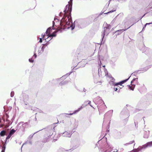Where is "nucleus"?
Returning <instances> with one entry per match:
<instances>
[{"label": "nucleus", "mask_w": 152, "mask_h": 152, "mask_svg": "<svg viewBox=\"0 0 152 152\" xmlns=\"http://www.w3.org/2000/svg\"><path fill=\"white\" fill-rule=\"evenodd\" d=\"M72 10V5L69 3L68 4L66 5L65 9L64 10V17L62 18L60 22V24L61 26H63V28L67 27V25L69 24V16H67V13L69 14H71Z\"/></svg>", "instance_id": "nucleus-1"}, {"label": "nucleus", "mask_w": 152, "mask_h": 152, "mask_svg": "<svg viewBox=\"0 0 152 152\" xmlns=\"http://www.w3.org/2000/svg\"><path fill=\"white\" fill-rule=\"evenodd\" d=\"M129 77L128 79H126L125 80H124L122 81H121L117 83H115V79L113 78V79H111V80H110V83L111 85H113L114 86H117L118 85L122 86V84L125 82H126L129 78Z\"/></svg>", "instance_id": "nucleus-2"}, {"label": "nucleus", "mask_w": 152, "mask_h": 152, "mask_svg": "<svg viewBox=\"0 0 152 152\" xmlns=\"http://www.w3.org/2000/svg\"><path fill=\"white\" fill-rule=\"evenodd\" d=\"M152 146V141L147 142L146 144L143 145L142 148H145L148 147Z\"/></svg>", "instance_id": "nucleus-3"}, {"label": "nucleus", "mask_w": 152, "mask_h": 152, "mask_svg": "<svg viewBox=\"0 0 152 152\" xmlns=\"http://www.w3.org/2000/svg\"><path fill=\"white\" fill-rule=\"evenodd\" d=\"M136 79H137V78L134 79L131 81V85H132V86H130L129 85L128 86L129 88L131 90H134V88L135 87V86L134 85H132V83Z\"/></svg>", "instance_id": "nucleus-4"}, {"label": "nucleus", "mask_w": 152, "mask_h": 152, "mask_svg": "<svg viewBox=\"0 0 152 152\" xmlns=\"http://www.w3.org/2000/svg\"><path fill=\"white\" fill-rule=\"evenodd\" d=\"M57 31H55L53 32V33L52 34H49V35L48 36L49 37H55L56 35V32Z\"/></svg>", "instance_id": "nucleus-5"}, {"label": "nucleus", "mask_w": 152, "mask_h": 152, "mask_svg": "<svg viewBox=\"0 0 152 152\" xmlns=\"http://www.w3.org/2000/svg\"><path fill=\"white\" fill-rule=\"evenodd\" d=\"M105 75L107 77L109 78L110 79V80H111V79H113V78H114L112 77L111 75H109L107 72V73H106Z\"/></svg>", "instance_id": "nucleus-6"}, {"label": "nucleus", "mask_w": 152, "mask_h": 152, "mask_svg": "<svg viewBox=\"0 0 152 152\" xmlns=\"http://www.w3.org/2000/svg\"><path fill=\"white\" fill-rule=\"evenodd\" d=\"M82 109V108H80L79 109H78L77 110H75L74 112L73 113H70V114H67V115H72L74 114H75L76 112H78L81 109Z\"/></svg>", "instance_id": "nucleus-7"}, {"label": "nucleus", "mask_w": 152, "mask_h": 152, "mask_svg": "<svg viewBox=\"0 0 152 152\" xmlns=\"http://www.w3.org/2000/svg\"><path fill=\"white\" fill-rule=\"evenodd\" d=\"M50 29L51 28H49L46 31V34L47 35V36L49 35L50 34Z\"/></svg>", "instance_id": "nucleus-8"}, {"label": "nucleus", "mask_w": 152, "mask_h": 152, "mask_svg": "<svg viewBox=\"0 0 152 152\" xmlns=\"http://www.w3.org/2000/svg\"><path fill=\"white\" fill-rule=\"evenodd\" d=\"M6 133V132L4 130L2 131L0 133V135L1 136H3L5 135Z\"/></svg>", "instance_id": "nucleus-9"}, {"label": "nucleus", "mask_w": 152, "mask_h": 152, "mask_svg": "<svg viewBox=\"0 0 152 152\" xmlns=\"http://www.w3.org/2000/svg\"><path fill=\"white\" fill-rule=\"evenodd\" d=\"M16 131L14 129H12L10 132L9 134L12 135Z\"/></svg>", "instance_id": "nucleus-10"}, {"label": "nucleus", "mask_w": 152, "mask_h": 152, "mask_svg": "<svg viewBox=\"0 0 152 152\" xmlns=\"http://www.w3.org/2000/svg\"><path fill=\"white\" fill-rule=\"evenodd\" d=\"M125 30H126V29H124L119 30H118L116 31V32H119L120 33V34H121V33H122L123 31H125Z\"/></svg>", "instance_id": "nucleus-11"}, {"label": "nucleus", "mask_w": 152, "mask_h": 152, "mask_svg": "<svg viewBox=\"0 0 152 152\" xmlns=\"http://www.w3.org/2000/svg\"><path fill=\"white\" fill-rule=\"evenodd\" d=\"M5 145H3V146L2 147V150L1 151V152H4V151L5 149Z\"/></svg>", "instance_id": "nucleus-12"}, {"label": "nucleus", "mask_w": 152, "mask_h": 152, "mask_svg": "<svg viewBox=\"0 0 152 152\" xmlns=\"http://www.w3.org/2000/svg\"><path fill=\"white\" fill-rule=\"evenodd\" d=\"M45 35L44 34V35H43L42 34V38H39V42H42V38H44L45 36Z\"/></svg>", "instance_id": "nucleus-13"}, {"label": "nucleus", "mask_w": 152, "mask_h": 152, "mask_svg": "<svg viewBox=\"0 0 152 152\" xmlns=\"http://www.w3.org/2000/svg\"><path fill=\"white\" fill-rule=\"evenodd\" d=\"M12 135H10V134H9L6 137V140H8L9 139L10 137Z\"/></svg>", "instance_id": "nucleus-14"}, {"label": "nucleus", "mask_w": 152, "mask_h": 152, "mask_svg": "<svg viewBox=\"0 0 152 152\" xmlns=\"http://www.w3.org/2000/svg\"><path fill=\"white\" fill-rule=\"evenodd\" d=\"M14 95V93L13 92H12L10 94V95L11 97H13Z\"/></svg>", "instance_id": "nucleus-15"}, {"label": "nucleus", "mask_w": 152, "mask_h": 152, "mask_svg": "<svg viewBox=\"0 0 152 152\" xmlns=\"http://www.w3.org/2000/svg\"><path fill=\"white\" fill-rule=\"evenodd\" d=\"M29 62H31V63H33L34 61V60H33V59L32 58L29 59Z\"/></svg>", "instance_id": "nucleus-16"}, {"label": "nucleus", "mask_w": 152, "mask_h": 152, "mask_svg": "<svg viewBox=\"0 0 152 152\" xmlns=\"http://www.w3.org/2000/svg\"><path fill=\"white\" fill-rule=\"evenodd\" d=\"M1 118H0V125L1 126V127H2L3 126V125L1 124Z\"/></svg>", "instance_id": "nucleus-17"}, {"label": "nucleus", "mask_w": 152, "mask_h": 152, "mask_svg": "<svg viewBox=\"0 0 152 152\" xmlns=\"http://www.w3.org/2000/svg\"><path fill=\"white\" fill-rule=\"evenodd\" d=\"M102 83V82L101 81L96 82V83H98L99 84H101Z\"/></svg>", "instance_id": "nucleus-18"}, {"label": "nucleus", "mask_w": 152, "mask_h": 152, "mask_svg": "<svg viewBox=\"0 0 152 152\" xmlns=\"http://www.w3.org/2000/svg\"><path fill=\"white\" fill-rule=\"evenodd\" d=\"M134 141H132L130 142L129 143V144H132L134 143Z\"/></svg>", "instance_id": "nucleus-19"}, {"label": "nucleus", "mask_w": 152, "mask_h": 152, "mask_svg": "<svg viewBox=\"0 0 152 152\" xmlns=\"http://www.w3.org/2000/svg\"><path fill=\"white\" fill-rule=\"evenodd\" d=\"M37 56L36 54H34L33 56V57H34L35 58H36Z\"/></svg>", "instance_id": "nucleus-20"}, {"label": "nucleus", "mask_w": 152, "mask_h": 152, "mask_svg": "<svg viewBox=\"0 0 152 152\" xmlns=\"http://www.w3.org/2000/svg\"><path fill=\"white\" fill-rule=\"evenodd\" d=\"M118 89L117 88H114V90L115 91H116L118 90Z\"/></svg>", "instance_id": "nucleus-21"}, {"label": "nucleus", "mask_w": 152, "mask_h": 152, "mask_svg": "<svg viewBox=\"0 0 152 152\" xmlns=\"http://www.w3.org/2000/svg\"><path fill=\"white\" fill-rule=\"evenodd\" d=\"M87 102H88V104H90L91 103V101H88Z\"/></svg>", "instance_id": "nucleus-22"}, {"label": "nucleus", "mask_w": 152, "mask_h": 152, "mask_svg": "<svg viewBox=\"0 0 152 152\" xmlns=\"http://www.w3.org/2000/svg\"><path fill=\"white\" fill-rule=\"evenodd\" d=\"M114 11H110V12H108L107 13H108L109 12H113Z\"/></svg>", "instance_id": "nucleus-23"}, {"label": "nucleus", "mask_w": 152, "mask_h": 152, "mask_svg": "<svg viewBox=\"0 0 152 152\" xmlns=\"http://www.w3.org/2000/svg\"><path fill=\"white\" fill-rule=\"evenodd\" d=\"M113 152H117V151H113Z\"/></svg>", "instance_id": "nucleus-24"}, {"label": "nucleus", "mask_w": 152, "mask_h": 152, "mask_svg": "<svg viewBox=\"0 0 152 152\" xmlns=\"http://www.w3.org/2000/svg\"><path fill=\"white\" fill-rule=\"evenodd\" d=\"M137 150H138V151H139V148H137Z\"/></svg>", "instance_id": "nucleus-25"}, {"label": "nucleus", "mask_w": 152, "mask_h": 152, "mask_svg": "<svg viewBox=\"0 0 152 152\" xmlns=\"http://www.w3.org/2000/svg\"><path fill=\"white\" fill-rule=\"evenodd\" d=\"M149 24V23H146V25H147V24Z\"/></svg>", "instance_id": "nucleus-26"}, {"label": "nucleus", "mask_w": 152, "mask_h": 152, "mask_svg": "<svg viewBox=\"0 0 152 152\" xmlns=\"http://www.w3.org/2000/svg\"><path fill=\"white\" fill-rule=\"evenodd\" d=\"M6 121H8V120H7V119L6 120Z\"/></svg>", "instance_id": "nucleus-27"}]
</instances>
